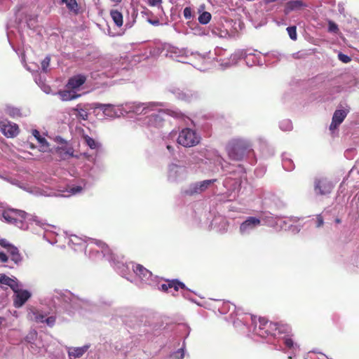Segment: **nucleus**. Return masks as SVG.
<instances>
[{"mask_svg": "<svg viewBox=\"0 0 359 359\" xmlns=\"http://www.w3.org/2000/svg\"><path fill=\"white\" fill-rule=\"evenodd\" d=\"M338 59L343 63H346V64L348 63L351 61V57H349L348 55L344 54L341 52L338 53Z\"/></svg>", "mask_w": 359, "mask_h": 359, "instance_id": "nucleus-50", "label": "nucleus"}, {"mask_svg": "<svg viewBox=\"0 0 359 359\" xmlns=\"http://www.w3.org/2000/svg\"><path fill=\"white\" fill-rule=\"evenodd\" d=\"M180 327L182 328V330L187 332L186 337H185L187 338L189 334L190 328L188 326H187L186 325H180Z\"/></svg>", "mask_w": 359, "mask_h": 359, "instance_id": "nucleus-63", "label": "nucleus"}, {"mask_svg": "<svg viewBox=\"0 0 359 359\" xmlns=\"http://www.w3.org/2000/svg\"><path fill=\"white\" fill-rule=\"evenodd\" d=\"M106 254L107 255L103 258H105L109 262L117 273H118L121 276L129 280L127 275L130 273V270L133 271L135 264L133 262L127 263L122 259L119 260L118 257H116L109 248V251L106 252Z\"/></svg>", "mask_w": 359, "mask_h": 359, "instance_id": "nucleus-11", "label": "nucleus"}, {"mask_svg": "<svg viewBox=\"0 0 359 359\" xmlns=\"http://www.w3.org/2000/svg\"><path fill=\"white\" fill-rule=\"evenodd\" d=\"M175 97L180 100L191 102L200 98L201 95L198 91L191 90H182L180 88H173L169 90Z\"/></svg>", "mask_w": 359, "mask_h": 359, "instance_id": "nucleus-14", "label": "nucleus"}, {"mask_svg": "<svg viewBox=\"0 0 359 359\" xmlns=\"http://www.w3.org/2000/svg\"><path fill=\"white\" fill-rule=\"evenodd\" d=\"M178 148L176 144H167L166 149L168 151L169 154L171 156H175V148Z\"/></svg>", "mask_w": 359, "mask_h": 359, "instance_id": "nucleus-51", "label": "nucleus"}, {"mask_svg": "<svg viewBox=\"0 0 359 359\" xmlns=\"http://www.w3.org/2000/svg\"><path fill=\"white\" fill-rule=\"evenodd\" d=\"M60 1L65 4L71 13L78 15L80 13V7L76 0H60Z\"/></svg>", "mask_w": 359, "mask_h": 359, "instance_id": "nucleus-31", "label": "nucleus"}, {"mask_svg": "<svg viewBox=\"0 0 359 359\" xmlns=\"http://www.w3.org/2000/svg\"><path fill=\"white\" fill-rule=\"evenodd\" d=\"M110 15L117 27H121L123 25V15L120 11L118 10H111L110 11Z\"/></svg>", "mask_w": 359, "mask_h": 359, "instance_id": "nucleus-38", "label": "nucleus"}, {"mask_svg": "<svg viewBox=\"0 0 359 359\" xmlns=\"http://www.w3.org/2000/svg\"><path fill=\"white\" fill-rule=\"evenodd\" d=\"M19 250L18 249L17 247L14 246L13 245H12L8 250H7V252L10 255V256L11 257L12 255H13L14 254H15L16 252H18Z\"/></svg>", "mask_w": 359, "mask_h": 359, "instance_id": "nucleus-57", "label": "nucleus"}, {"mask_svg": "<svg viewBox=\"0 0 359 359\" xmlns=\"http://www.w3.org/2000/svg\"><path fill=\"white\" fill-rule=\"evenodd\" d=\"M133 272L143 283L150 284V280L152 276V273L143 266L140 264L135 265L133 268Z\"/></svg>", "mask_w": 359, "mask_h": 359, "instance_id": "nucleus-20", "label": "nucleus"}, {"mask_svg": "<svg viewBox=\"0 0 359 359\" xmlns=\"http://www.w3.org/2000/svg\"><path fill=\"white\" fill-rule=\"evenodd\" d=\"M58 95L62 101H70L80 97L74 90H64L58 92Z\"/></svg>", "mask_w": 359, "mask_h": 359, "instance_id": "nucleus-30", "label": "nucleus"}, {"mask_svg": "<svg viewBox=\"0 0 359 359\" xmlns=\"http://www.w3.org/2000/svg\"><path fill=\"white\" fill-rule=\"evenodd\" d=\"M253 332L260 338H268L267 343L275 346V348H282L280 341L289 351L288 359H292L299 352V347L290 337L291 327L288 325L278 324L269 321L265 318L259 320V326L255 318H252Z\"/></svg>", "mask_w": 359, "mask_h": 359, "instance_id": "nucleus-2", "label": "nucleus"}, {"mask_svg": "<svg viewBox=\"0 0 359 359\" xmlns=\"http://www.w3.org/2000/svg\"><path fill=\"white\" fill-rule=\"evenodd\" d=\"M50 57L49 55L46 56V57L41 61V71L44 73L48 72V68L50 65Z\"/></svg>", "mask_w": 359, "mask_h": 359, "instance_id": "nucleus-46", "label": "nucleus"}, {"mask_svg": "<svg viewBox=\"0 0 359 359\" xmlns=\"http://www.w3.org/2000/svg\"><path fill=\"white\" fill-rule=\"evenodd\" d=\"M183 15L185 19L190 20L193 17L191 8L190 7L184 8Z\"/></svg>", "mask_w": 359, "mask_h": 359, "instance_id": "nucleus-52", "label": "nucleus"}, {"mask_svg": "<svg viewBox=\"0 0 359 359\" xmlns=\"http://www.w3.org/2000/svg\"><path fill=\"white\" fill-rule=\"evenodd\" d=\"M88 186L89 185H88V182L85 180H82L80 184L73 185L69 188V193L72 195L79 194Z\"/></svg>", "mask_w": 359, "mask_h": 359, "instance_id": "nucleus-39", "label": "nucleus"}, {"mask_svg": "<svg viewBox=\"0 0 359 359\" xmlns=\"http://www.w3.org/2000/svg\"><path fill=\"white\" fill-rule=\"evenodd\" d=\"M226 50L220 47H217L215 49V55H216L215 60H217V62H218L219 66L222 69H226V68L229 67H225L222 65L221 59H227V58L230 57L231 55L226 56Z\"/></svg>", "mask_w": 359, "mask_h": 359, "instance_id": "nucleus-34", "label": "nucleus"}, {"mask_svg": "<svg viewBox=\"0 0 359 359\" xmlns=\"http://www.w3.org/2000/svg\"><path fill=\"white\" fill-rule=\"evenodd\" d=\"M248 318H250V320H252V318H255V320L257 323V326H259V320L261 318H259L258 319H257V318L253 316H246L245 317H242L241 318H237L236 320H233V326L236 328H240L241 330H242L243 328H245L246 327V325L245 323H243V321L247 322V320ZM251 322H252L251 325L248 329L249 332H251L253 335L258 337L257 334H255L253 332V322H252V320H251Z\"/></svg>", "mask_w": 359, "mask_h": 359, "instance_id": "nucleus-22", "label": "nucleus"}, {"mask_svg": "<svg viewBox=\"0 0 359 359\" xmlns=\"http://www.w3.org/2000/svg\"><path fill=\"white\" fill-rule=\"evenodd\" d=\"M184 348L185 345L184 342L182 348H179L176 351H174L170 355V359H183L184 357Z\"/></svg>", "mask_w": 359, "mask_h": 359, "instance_id": "nucleus-41", "label": "nucleus"}, {"mask_svg": "<svg viewBox=\"0 0 359 359\" xmlns=\"http://www.w3.org/2000/svg\"><path fill=\"white\" fill-rule=\"evenodd\" d=\"M188 177V168L180 163V161L170 163L167 168V179L170 182L179 183Z\"/></svg>", "mask_w": 359, "mask_h": 359, "instance_id": "nucleus-9", "label": "nucleus"}, {"mask_svg": "<svg viewBox=\"0 0 359 359\" xmlns=\"http://www.w3.org/2000/svg\"><path fill=\"white\" fill-rule=\"evenodd\" d=\"M257 52L256 50L252 49L236 50L233 53L231 54L229 58L221 59L222 65L225 67H232L243 59L248 67L262 65V60L260 53H257Z\"/></svg>", "mask_w": 359, "mask_h": 359, "instance_id": "nucleus-7", "label": "nucleus"}, {"mask_svg": "<svg viewBox=\"0 0 359 359\" xmlns=\"http://www.w3.org/2000/svg\"><path fill=\"white\" fill-rule=\"evenodd\" d=\"M286 30L287 32V34H288L290 38L292 40H293V41L297 40V35L296 26H290V27H287Z\"/></svg>", "mask_w": 359, "mask_h": 359, "instance_id": "nucleus-45", "label": "nucleus"}, {"mask_svg": "<svg viewBox=\"0 0 359 359\" xmlns=\"http://www.w3.org/2000/svg\"><path fill=\"white\" fill-rule=\"evenodd\" d=\"M324 224V220L320 214L316 215V227L320 228Z\"/></svg>", "mask_w": 359, "mask_h": 359, "instance_id": "nucleus-54", "label": "nucleus"}, {"mask_svg": "<svg viewBox=\"0 0 359 359\" xmlns=\"http://www.w3.org/2000/svg\"><path fill=\"white\" fill-rule=\"evenodd\" d=\"M147 1L150 6H156L159 5L162 2V0H147Z\"/></svg>", "mask_w": 359, "mask_h": 359, "instance_id": "nucleus-62", "label": "nucleus"}, {"mask_svg": "<svg viewBox=\"0 0 359 359\" xmlns=\"http://www.w3.org/2000/svg\"><path fill=\"white\" fill-rule=\"evenodd\" d=\"M55 297L61 302L64 309L69 313L79 309L91 311L97 306L100 308L110 307L114 304V300L107 296H101L96 303H93L90 299L80 297L68 290L55 291Z\"/></svg>", "mask_w": 359, "mask_h": 359, "instance_id": "nucleus-4", "label": "nucleus"}, {"mask_svg": "<svg viewBox=\"0 0 359 359\" xmlns=\"http://www.w3.org/2000/svg\"><path fill=\"white\" fill-rule=\"evenodd\" d=\"M228 157L233 161H241L254 155L250 140L243 137H233L228 141L225 147Z\"/></svg>", "mask_w": 359, "mask_h": 359, "instance_id": "nucleus-6", "label": "nucleus"}, {"mask_svg": "<svg viewBox=\"0 0 359 359\" xmlns=\"http://www.w3.org/2000/svg\"><path fill=\"white\" fill-rule=\"evenodd\" d=\"M27 213L25 211L17 209L4 210L1 217L8 224H13L20 229H27V223L25 221Z\"/></svg>", "mask_w": 359, "mask_h": 359, "instance_id": "nucleus-10", "label": "nucleus"}, {"mask_svg": "<svg viewBox=\"0 0 359 359\" xmlns=\"http://www.w3.org/2000/svg\"><path fill=\"white\" fill-rule=\"evenodd\" d=\"M279 127L283 131H290L292 129V123L290 120L285 119L280 122Z\"/></svg>", "mask_w": 359, "mask_h": 359, "instance_id": "nucleus-44", "label": "nucleus"}, {"mask_svg": "<svg viewBox=\"0 0 359 359\" xmlns=\"http://www.w3.org/2000/svg\"><path fill=\"white\" fill-rule=\"evenodd\" d=\"M135 102H126L125 104L114 105L111 104H102L93 102L90 104V108L101 110L105 116L115 118L125 114L133 113Z\"/></svg>", "mask_w": 359, "mask_h": 359, "instance_id": "nucleus-8", "label": "nucleus"}, {"mask_svg": "<svg viewBox=\"0 0 359 359\" xmlns=\"http://www.w3.org/2000/svg\"><path fill=\"white\" fill-rule=\"evenodd\" d=\"M0 245L4 248L6 249V250L12 245L11 243H10L6 239H1L0 240Z\"/></svg>", "mask_w": 359, "mask_h": 359, "instance_id": "nucleus-56", "label": "nucleus"}, {"mask_svg": "<svg viewBox=\"0 0 359 359\" xmlns=\"http://www.w3.org/2000/svg\"><path fill=\"white\" fill-rule=\"evenodd\" d=\"M216 181V179H212L193 183L190 185L189 189L187 191V193L190 195L201 194L208 189Z\"/></svg>", "mask_w": 359, "mask_h": 359, "instance_id": "nucleus-17", "label": "nucleus"}, {"mask_svg": "<svg viewBox=\"0 0 359 359\" xmlns=\"http://www.w3.org/2000/svg\"><path fill=\"white\" fill-rule=\"evenodd\" d=\"M83 138L86 144L92 149H95L100 146L99 142L88 135L84 136Z\"/></svg>", "mask_w": 359, "mask_h": 359, "instance_id": "nucleus-43", "label": "nucleus"}, {"mask_svg": "<svg viewBox=\"0 0 359 359\" xmlns=\"http://www.w3.org/2000/svg\"><path fill=\"white\" fill-rule=\"evenodd\" d=\"M13 306L15 308L22 307L32 296V294L29 291L27 290H22L21 289V287H18L17 290L13 291Z\"/></svg>", "mask_w": 359, "mask_h": 359, "instance_id": "nucleus-16", "label": "nucleus"}, {"mask_svg": "<svg viewBox=\"0 0 359 359\" xmlns=\"http://www.w3.org/2000/svg\"><path fill=\"white\" fill-rule=\"evenodd\" d=\"M73 110L75 111L74 114L76 117L80 118L82 120L88 119V113L87 111V109L84 108L81 104H77Z\"/></svg>", "mask_w": 359, "mask_h": 359, "instance_id": "nucleus-37", "label": "nucleus"}, {"mask_svg": "<svg viewBox=\"0 0 359 359\" xmlns=\"http://www.w3.org/2000/svg\"><path fill=\"white\" fill-rule=\"evenodd\" d=\"M11 260L17 265H19L20 264H21L22 261V255H20V252L18 251V252H16L15 254H14L13 255H12L11 257Z\"/></svg>", "mask_w": 359, "mask_h": 359, "instance_id": "nucleus-49", "label": "nucleus"}, {"mask_svg": "<svg viewBox=\"0 0 359 359\" xmlns=\"http://www.w3.org/2000/svg\"><path fill=\"white\" fill-rule=\"evenodd\" d=\"M4 111L7 115L13 118L22 116L21 109L12 104H6Z\"/></svg>", "mask_w": 359, "mask_h": 359, "instance_id": "nucleus-32", "label": "nucleus"}, {"mask_svg": "<svg viewBox=\"0 0 359 359\" xmlns=\"http://www.w3.org/2000/svg\"><path fill=\"white\" fill-rule=\"evenodd\" d=\"M90 348L89 344H86L81 347H69L67 350L68 355L70 359L81 357Z\"/></svg>", "mask_w": 359, "mask_h": 359, "instance_id": "nucleus-26", "label": "nucleus"}, {"mask_svg": "<svg viewBox=\"0 0 359 359\" xmlns=\"http://www.w3.org/2000/svg\"><path fill=\"white\" fill-rule=\"evenodd\" d=\"M32 135L35 137L39 144V151L46 152L49 150L50 144L45 137H42L39 130L34 129L32 131Z\"/></svg>", "mask_w": 359, "mask_h": 359, "instance_id": "nucleus-27", "label": "nucleus"}, {"mask_svg": "<svg viewBox=\"0 0 359 359\" xmlns=\"http://www.w3.org/2000/svg\"><path fill=\"white\" fill-rule=\"evenodd\" d=\"M97 167L95 166V163L94 164V166L90 169L89 177H90L93 180H95L97 178V176L95 175L96 171H97Z\"/></svg>", "mask_w": 359, "mask_h": 359, "instance_id": "nucleus-58", "label": "nucleus"}, {"mask_svg": "<svg viewBox=\"0 0 359 359\" xmlns=\"http://www.w3.org/2000/svg\"><path fill=\"white\" fill-rule=\"evenodd\" d=\"M333 187V184L325 178L315 180L314 190L318 195H327L332 191Z\"/></svg>", "mask_w": 359, "mask_h": 359, "instance_id": "nucleus-15", "label": "nucleus"}, {"mask_svg": "<svg viewBox=\"0 0 359 359\" xmlns=\"http://www.w3.org/2000/svg\"><path fill=\"white\" fill-rule=\"evenodd\" d=\"M183 291L182 292V295L184 298L191 299L190 298V291L185 287V288L182 289Z\"/></svg>", "mask_w": 359, "mask_h": 359, "instance_id": "nucleus-60", "label": "nucleus"}, {"mask_svg": "<svg viewBox=\"0 0 359 359\" xmlns=\"http://www.w3.org/2000/svg\"><path fill=\"white\" fill-rule=\"evenodd\" d=\"M55 316H49L46 317L44 323H46L49 327H53L55 323Z\"/></svg>", "mask_w": 359, "mask_h": 359, "instance_id": "nucleus-53", "label": "nucleus"}, {"mask_svg": "<svg viewBox=\"0 0 359 359\" xmlns=\"http://www.w3.org/2000/svg\"><path fill=\"white\" fill-rule=\"evenodd\" d=\"M228 307V311L230 310V307L233 309V310L235 309V306L233 304H229V303H224L222 307V311L225 312L226 308Z\"/></svg>", "mask_w": 359, "mask_h": 359, "instance_id": "nucleus-59", "label": "nucleus"}, {"mask_svg": "<svg viewBox=\"0 0 359 359\" xmlns=\"http://www.w3.org/2000/svg\"><path fill=\"white\" fill-rule=\"evenodd\" d=\"M205 5L202 4L198 8V13H200L198 18V22L201 25H207L211 20L212 15L209 12L204 11Z\"/></svg>", "mask_w": 359, "mask_h": 359, "instance_id": "nucleus-29", "label": "nucleus"}, {"mask_svg": "<svg viewBox=\"0 0 359 359\" xmlns=\"http://www.w3.org/2000/svg\"><path fill=\"white\" fill-rule=\"evenodd\" d=\"M262 225L260 218L254 216L245 217L239 224L238 232L241 236H248Z\"/></svg>", "mask_w": 359, "mask_h": 359, "instance_id": "nucleus-13", "label": "nucleus"}, {"mask_svg": "<svg viewBox=\"0 0 359 359\" xmlns=\"http://www.w3.org/2000/svg\"><path fill=\"white\" fill-rule=\"evenodd\" d=\"M348 111L345 109H337L334 111L330 126V130L332 133H334L338 126L344 121L348 114Z\"/></svg>", "mask_w": 359, "mask_h": 359, "instance_id": "nucleus-19", "label": "nucleus"}, {"mask_svg": "<svg viewBox=\"0 0 359 359\" xmlns=\"http://www.w3.org/2000/svg\"><path fill=\"white\" fill-rule=\"evenodd\" d=\"M31 318L36 323H44L46 315L36 310L32 312Z\"/></svg>", "mask_w": 359, "mask_h": 359, "instance_id": "nucleus-42", "label": "nucleus"}, {"mask_svg": "<svg viewBox=\"0 0 359 359\" xmlns=\"http://www.w3.org/2000/svg\"><path fill=\"white\" fill-rule=\"evenodd\" d=\"M282 165L285 170L292 171L294 169V163L290 158L289 154L284 153L282 155Z\"/></svg>", "mask_w": 359, "mask_h": 359, "instance_id": "nucleus-35", "label": "nucleus"}, {"mask_svg": "<svg viewBox=\"0 0 359 359\" xmlns=\"http://www.w3.org/2000/svg\"><path fill=\"white\" fill-rule=\"evenodd\" d=\"M27 191L36 196H51L52 192L48 189H45L39 187H29L26 188Z\"/></svg>", "mask_w": 359, "mask_h": 359, "instance_id": "nucleus-33", "label": "nucleus"}, {"mask_svg": "<svg viewBox=\"0 0 359 359\" xmlns=\"http://www.w3.org/2000/svg\"><path fill=\"white\" fill-rule=\"evenodd\" d=\"M201 140L200 135L196 130L185 128L178 135L177 143L184 147H191L197 145Z\"/></svg>", "mask_w": 359, "mask_h": 359, "instance_id": "nucleus-12", "label": "nucleus"}, {"mask_svg": "<svg viewBox=\"0 0 359 359\" xmlns=\"http://www.w3.org/2000/svg\"><path fill=\"white\" fill-rule=\"evenodd\" d=\"M180 288H185V285L178 280H169L167 283L161 284L159 287L161 290L168 292H169V290L171 289H173L175 292H177Z\"/></svg>", "mask_w": 359, "mask_h": 359, "instance_id": "nucleus-24", "label": "nucleus"}, {"mask_svg": "<svg viewBox=\"0 0 359 359\" xmlns=\"http://www.w3.org/2000/svg\"><path fill=\"white\" fill-rule=\"evenodd\" d=\"M0 129L7 137H14L19 133V127L16 123L8 122H1Z\"/></svg>", "mask_w": 359, "mask_h": 359, "instance_id": "nucleus-18", "label": "nucleus"}, {"mask_svg": "<svg viewBox=\"0 0 359 359\" xmlns=\"http://www.w3.org/2000/svg\"><path fill=\"white\" fill-rule=\"evenodd\" d=\"M133 113L143 115V126L150 129L161 128L164 123L163 114L180 118L182 113L176 108H169L168 104L161 102H135Z\"/></svg>", "mask_w": 359, "mask_h": 359, "instance_id": "nucleus-3", "label": "nucleus"}, {"mask_svg": "<svg viewBox=\"0 0 359 359\" xmlns=\"http://www.w3.org/2000/svg\"><path fill=\"white\" fill-rule=\"evenodd\" d=\"M175 53H179V55L177 56L178 57H180L181 59H178L179 62H183V63H190L189 61L183 60L182 57L184 56L187 57L188 54L189 53V51L187 49L183 50H179L177 52H175Z\"/></svg>", "mask_w": 359, "mask_h": 359, "instance_id": "nucleus-47", "label": "nucleus"}, {"mask_svg": "<svg viewBox=\"0 0 359 359\" xmlns=\"http://www.w3.org/2000/svg\"><path fill=\"white\" fill-rule=\"evenodd\" d=\"M86 81V76L79 74L70 77L67 81V87L69 89L79 88Z\"/></svg>", "mask_w": 359, "mask_h": 359, "instance_id": "nucleus-21", "label": "nucleus"}, {"mask_svg": "<svg viewBox=\"0 0 359 359\" xmlns=\"http://www.w3.org/2000/svg\"><path fill=\"white\" fill-rule=\"evenodd\" d=\"M8 257L4 252H0V261L3 263L8 262Z\"/></svg>", "mask_w": 359, "mask_h": 359, "instance_id": "nucleus-61", "label": "nucleus"}, {"mask_svg": "<svg viewBox=\"0 0 359 359\" xmlns=\"http://www.w3.org/2000/svg\"><path fill=\"white\" fill-rule=\"evenodd\" d=\"M314 357L313 358L312 355H310L309 357L311 358V359H327V356L325 355L324 354H321L320 357L314 355H313Z\"/></svg>", "mask_w": 359, "mask_h": 359, "instance_id": "nucleus-64", "label": "nucleus"}, {"mask_svg": "<svg viewBox=\"0 0 359 359\" xmlns=\"http://www.w3.org/2000/svg\"><path fill=\"white\" fill-rule=\"evenodd\" d=\"M35 335V333L30 334L29 335L26 337L25 341L29 344V348L30 349L33 354H41L43 351V347L41 346V342H32L31 341L32 339H33Z\"/></svg>", "mask_w": 359, "mask_h": 359, "instance_id": "nucleus-28", "label": "nucleus"}, {"mask_svg": "<svg viewBox=\"0 0 359 359\" xmlns=\"http://www.w3.org/2000/svg\"><path fill=\"white\" fill-rule=\"evenodd\" d=\"M188 163L193 169L202 172H217L220 168L224 175H229L224 179L223 185L231 191H235L239 188L241 179L245 174L243 165L226 161L215 149L193 153Z\"/></svg>", "mask_w": 359, "mask_h": 359, "instance_id": "nucleus-1", "label": "nucleus"}, {"mask_svg": "<svg viewBox=\"0 0 359 359\" xmlns=\"http://www.w3.org/2000/svg\"><path fill=\"white\" fill-rule=\"evenodd\" d=\"M57 234L50 230L46 229L43 233V238L51 245H54L57 242Z\"/></svg>", "mask_w": 359, "mask_h": 359, "instance_id": "nucleus-40", "label": "nucleus"}, {"mask_svg": "<svg viewBox=\"0 0 359 359\" xmlns=\"http://www.w3.org/2000/svg\"><path fill=\"white\" fill-rule=\"evenodd\" d=\"M57 152L62 159H68L70 157L78 158L77 156L74 155V149L72 147H60L58 149Z\"/></svg>", "mask_w": 359, "mask_h": 359, "instance_id": "nucleus-36", "label": "nucleus"}, {"mask_svg": "<svg viewBox=\"0 0 359 359\" xmlns=\"http://www.w3.org/2000/svg\"><path fill=\"white\" fill-rule=\"evenodd\" d=\"M306 5L301 0H292L286 3L285 6V13L289 14L292 11H300Z\"/></svg>", "mask_w": 359, "mask_h": 359, "instance_id": "nucleus-25", "label": "nucleus"}, {"mask_svg": "<svg viewBox=\"0 0 359 359\" xmlns=\"http://www.w3.org/2000/svg\"><path fill=\"white\" fill-rule=\"evenodd\" d=\"M0 283L10 287L13 291L17 290L18 287H22L15 277H9L4 273H0Z\"/></svg>", "mask_w": 359, "mask_h": 359, "instance_id": "nucleus-23", "label": "nucleus"}, {"mask_svg": "<svg viewBox=\"0 0 359 359\" xmlns=\"http://www.w3.org/2000/svg\"><path fill=\"white\" fill-rule=\"evenodd\" d=\"M194 34L200 36L207 35L208 33L203 28L201 27H196L194 29Z\"/></svg>", "mask_w": 359, "mask_h": 359, "instance_id": "nucleus-55", "label": "nucleus"}, {"mask_svg": "<svg viewBox=\"0 0 359 359\" xmlns=\"http://www.w3.org/2000/svg\"><path fill=\"white\" fill-rule=\"evenodd\" d=\"M68 245L74 251H84L85 254L94 261L102 259L107 255L106 252L109 251V247L101 241L93 238L86 241L76 235L70 236Z\"/></svg>", "mask_w": 359, "mask_h": 359, "instance_id": "nucleus-5", "label": "nucleus"}, {"mask_svg": "<svg viewBox=\"0 0 359 359\" xmlns=\"http://www.w3.org/2000/svg\"><path fill=\"white\" fill-rule=\"evenodd\" d=\"M328 32L335 34L339 32L338 25L332 20L328 21Z\"/></svg>", "mask_w": 359, "mask_h": 359, "instance_id": "nucleus-48", "label": "nucleus"}]
</instances>
